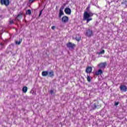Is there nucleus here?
<instances>
[{
	"label": "nucleus",
	"instance_id": "obj_1",
	"mask_svg": "<svg viewBox=\"0 0 127 127\" xmlns=\"http://www.w3.org/2000/svg\"><path fill=\"white\" fill-rule=\"evenodd\" d=\"M85 35L87 37H91V36H93V35H94V32H93L92 30L88 29L86 30L85 32Z\"/></svg>",
	"mask_w": 127,
	"mask_h": 127
},
{
	"label": "nucleus",
	"instance_id": "obj_2",
	"mask_svg": "<svg viewBox=\"0 0 127 127\" xmlns=\"http://www.w3.org/2000/svg\"><path fill=\"white\" fill-rule=\"evenodd\" d=\"M0 3L2 5H5V6H8V5L9 3H10V2L9 1V0H0Z\"/></svg>",
	"mask_w": 127,
	"mask_h": 127
},
{
	"label": "nucleus",
	"instance_id": "obj_3",
	"mask_svg": "<svg viewBox=\"0 0 127 127\" xmlns=\"http://www.w3.org/2000/svg\"><path fill=\"white\" fill-rule=\"evenodd\" d=\"M66 46L69 49H74V48L76 47V45L71 42H69L66 44Z\"/></svg>",
	"mask_w": 127,
	"mask_h": 127
},
{
	"label": "nucleus",
	"instance_id": "obj_4",
	"mask_svg": "<svg viewBox=\"0 0 127 127\" xmlns=\"http://www.w3.org/2000/svg\"><path fill=\"white\" fill-rule=\"evenodd\" d=\"M107 66V63H101L98 64V67L100 69H105Z\"/></svg>",
	"mask_w": 127,
	"mask_h": 127
},
{
	"label": "nucleus",
	"instance_id": "obj_5",
	"mask_svg": "<svg viewBox=\"0 0 127 127\" xmlns=\"http://www.w3.org/2000/svg\"><path fill=\"white\" fill-rule=\"evenodd\" d=\"M120 91L121 92H127V87L125 85H122L120 86Z\"/></svg>",
	"mask_w": 127,
	"mask_h": 127
},
{
	"label": "nucleus",
	"instance_id": "obj_6",
	"mask_svg": "<svg viewBox=\"0 0 127 127\" xmlns=\"http://www.w3.org/2000/svg\"><path fill=\"white\" fill-rule=\"evenodd\" d=\"M68 21H69V17H68V16H64L62 18V21L63 22H64V23H66V22H68Z\"/></svg>",
	"mask_w": 127,
	"mask_h": 127
},
{
	"label": "nucleus",
	"instance_id": "obj_7",
	"mask_svg": "<svg viewBox=\"0 0 127 127\" xmlns=\"http://www.w3.org/2000/svg\"><path fill=\"white\" fill-rule=\"evenodd\" d=\"M64 12L66 14H68L69 15H70V14H71V9H70V8H65L64 9Z\"/></svg>",
	"mask_w": 127,
	"mask_h": 127
},
{
	"label": "nucleus",
	"instance_id": "obj_8",
	"mask_svg": "<svg viewBox=\"0 0 127 127\" xmlns=\"http://www.w3.org/2000/svg\"><path fill=\"white\" fill-rule=\"evenodd\" d=\"M93 109L96 110V109H99L100 108V106L99 105V102L97 101L95 103L93 104Z\"/></svg>",
	"mask_w": 127,
	"mask_h": 127
},
{
	"label": "nucleus",
	"instance_id": "obj_9",
	"mask_svg": "<svg viewBox=\"0 0 127 127\" xmlns=\"http://www.w3.org/2000/svg\"><path fill=\"white\" fill-rule=\"evenodd\" d=\"M83 16L84 19H86L87 18H89L90 17V15L89 14V13H88V11H85L83 14Z\"/></svg>",
	"mask_w": 127,
	"mask_h": 127
},
{
	"label": "nucleus",
	"instance_id": "obj_10",
	"mask_svg": "<svg viewBox=\"0 0 127 127\" xmlns=\"http://www.w3.org/2000/svg\"><path fill=\"white\" fill-rule=\"evenodd\" d=\"M22 13L20 12L16 17V20H19L21 18H22Z\"/></svg>",
	"mask_w": 127,
	"mask_h": 127
},
{
	"label": "nucleus",
	"instance_id": "obj_11",
	"mask_svg": "<svg viewBox=\"0 0 127 127\" xmlns=\"http://www.w3.org/2000/svg\"><path fill=\"white\" fill-rule=\"evenodd\" d=\"M93 70L91 66H88L86 69V73H92V70Z\"/></svg>",
	"mask_w": 127,
	"mask_h": 127
},
{
	"label": "nucleus",
	"instance_id": "obj_12",
	"mask_svg": "<svg viewBox=\"0 0 127 127\" xmlns=\"http://www.w3.org/2000/svg\"><path fill=\"white\" fill-rule=\"evenodd\" d=\"M103 74V70L102 69H98V71L95 72V75L99 76V75H102Z\"/></svg>",
	"mask_w": 127,
	"mask_h": 127
},
{
	"label": "nucleus",
	"instance_id": "obj_13",
	"mask_svg": "<svg viewBox=\"0 0 127 127\" xmlns=\"http://www.w3.org/2000/svg\"><path fill=\"white\" fill-rule=\"evenodd\" d=\"M48 76H49V77L53 78V77H54V71L51 70L50 71H49Z\"/></svg>",
	"mask_w": 127,
	"mask_h": 127
},
{
	"label": "nucleus",
	"instance_id": "obj_14",
	"mask_svg": "<svg viewBox=\"0 0 127 127\" xmlns=\"http://www.w3.org/2000/svg\"><path fill=\"white\" fill-rule=\"evenodd\" d=\"M49 72L48 71H44L42 72V75L43 77H46L47 75H48Z\"/></svg>",
	"mask_w": 127,
	"mask_h": 127
},
{
	"label": "nucleus",
	"instance_id": "obj_15",
	"mask_svg": "<svg viewBox=\"0 0 127 127\" xmlns=\"http://www.w3.org/2000/svg\"><path fill=\"white\" fill-rule=\"evenodd\" d=\"M22 42V39H19V41H15V44L17 45H20V44Z\"/></svg>",
	"mask_w": 127,
	"mask_h": 127
},
{
	"label": "nucleus",
	"instance_id": "obj_16",
	"mask_svg": "<svg viewBox=\"0 0 127 127\" xmlns=\"http://www.w3.org/2000/svg\"><path fill=\"white\" fill-rule=\"evenodd\" d=\"M62 15H64V12H63V11H60L59 12V18H61V16H62Z\"/></svg>",
	"mask_w": 127,
	"mask_h": 127
},
{
	"label": "nucleus",
	"instance_id": "obj_17",
	"mask_svg": "<svg viewBox=\"0 0 127 127\" xmlns=\"http://www.w3.org/2000/svg\"><path fill=\"white\" fill-rule=\"evenodd\" d=\"M13 47H14V44H11L8 46L7 49H13Z\"/></svg>",
	"mask_w": 127,
	"mask_h": 127
},
{
	"label": "nucleus",
	"instance_id": "obj_18",
	"mask_svg": "<svg viewBox=\"0 0 127 127\" xmlns=\"http://www.w3.org/2000/svg\"><path fill=\"white\" fill-rule=\"evenodd\" d=\"M27 87L24 86V87H23L22 91L23 92V93H26V92H27Z\"/></svg>",
	"mask_w": 127,
	"mask_h": 127
},
{
	"label": "nucleus",
	"instance_id": "obj_19",
	"mask_svg": "<svg viewBox=\"0 0 127 127\" xmlns=\"http://www.w3.org/2000/svg\"><path fill=\"white\" fill-rule=\"evenodd\" d=\"M26 14H28L29 15H30V14H31V10L28 9L26 12Z\"/></svg>",
	"mask_w": 127,
	"mask_h": 127
},
{
	"label": "nucleus",
	"instance_id": "obj_20",
	"mask_svg": "<svg viewBox=\"0 0 127 127\" xmlns=\"http://www.w3.org/2000/svg\"><path fill=\"white\" fill-rule=\"evenodd\" d=\"M93 18H87L86 19H85V20H86V22L87 23H88V22H89L90 21V20H92Z\"/></svg>",
	"mask_w": 127,
	"mask_h": 127
},
{
	"label": "nucleus",
	"instance_id": "obj_21",
	"mask_svg": "<svg viewBox=\"0 0 127 127\" xmlns=\"http://www.w3.org/2000/svg\"><path fill=\"white\" fill-rule=\"evenodd\" d=\"M87 12L88 13V14L89 15L90 17L93 16V15H94V13H92L91 12H90V11Z\"/></svg>",
	"mask_w": 127,
	"mask_h": 127
},
{
	"label": "nucleus",
	"instance_id": "obj_22",
	"mask_svg": "<svg viewBox=\"0 0 127 127\" xmlns=\"http://www.w3.org/2000/svg\"><path fill=\"white\" fill-rule=\"evenodd\" d=\"M90 5H88V6L86 8V11H87V12H89L90 11Z\"/></svg>",
	"mask_w": 127,
	"mask_h": 127
},
{
	"label": "nucleus",
	"instance_id": "obj_23",
	"mask_svg": "<svg viewBox=\"0 0 127 127\" xmlns=\"http://www.w3.org/2000/svg\"><path fill=\"white\" fill-rule=\"evenodd\" d=\"M87 81L88 82H91V77L89 75H87Z\"/></svg>",
	"mask_w": 127,
	"mask_h": 127
},
{
	"label": "nucleus",
	"instance_id": "obj_24",
	"mask_svg": "<svg viewBox=\"0 0 127 127\" xmlns=\"http://www.w3.org/2000/svg\"><path fill=\"white\" fill-rule=\"evenodd\" d=\"M105 53V50H103L102 51L99 52V54H104Z\"/></svg>",
	"mask_w": 127,
	"mask_h": 127
},
{
	"label": "nucleus",
	"instance_id": "obj_25",
	"mask_svg": "<svg viewBox=\"0 0 127 127\" xmlns=\"http://www.w3.org/2000/svg\"><path fill=\"white\" fill-rule=\"evenodd\" d=\"M63 9H64V6H62L60 8V11H63Z\"/></svg>",
	"mask_w": 127,
	"mask_h": 127
},
{
	"label": "nucleus",
	"instance_id": "obj_26",
	"mask_svg": "<svg viewBox=\"0 0 127 127\" xmlns=\"http://www.w3.org/2000/svg\"><path fill=\"white\" fill-rule=\"evenodd\" d=\"M75 39L77 40V41H80V38L78 37L77 36L76 37Z\"/></svg>",
	"mask_w": 127,
	"mask_h": 127
},
{
	"label": "nucleus",
	"instance_id": "obj_27",
	"mask_svg": "<svg viewBox=\"0 0 127 127\" xmlns=\"http://www.w3.org/2000/svg\"><path fill=\"white\" fill-rule=\"evenodd\" d=\"M34 0H29V2L30 3H32V2H33V1H34Z\"/></svg>",
	"mask_w": 127,
	"mask_h": 127
},
{
	"label": "nucleus",
	"instance_id": "obj_28",
	"mask_svg": "<svg viewBox=\"0 0 127 127\" xmlns=\"http://www.w3.org/2000/svg\"><path fill=\"white\" fill-rule=\"evenodd\" d=\"M42 11H43L42 10L40 11V13L39 14V16H40L41 15V14H42Z\"/></svg>",
	"mask_w": 127,
	"mask_h": 127
},
{
	"label": "nucleus",
	"instance_id": "obj_29",
	"mask_svg": "<svg viewBox=\"0 0 127 127\" xmlns=\"http://www.w3.org/2000/svg\"><path fill=\"white\" fill-rule=\"evenodd\" d=\"M119 104H120V103L119 102H115V106H118L119 105Z\"/></svg>",
	"mask_w": 127,
	"mask_h": 127
},
{
	"label": "nucleus",
	"instance_id": "obj_30",
	"mask_svg": "<svg viewBox=\"0 0 127 127\" xmlns=\"http://www.w3.org/2000/svg\"><path fill=\"white\" fill-rule=\"evenodd\" d=\"M54 91L53 90H50V94H51V95H52V94H53V93H54Z\"/></svg>",
	"mask_w": 127,
	"mask_h": 127
},
{
	"label": "nucleus",
	"instance_id": "obj_31",
	"mask_svg": "<svg viewBox=\"0 0 127 127\" xmlns=\"http://www.w3.org/2000/svg\"><path fill=\"white\" fill-rule=\"evenodd\" d=\"M55 28H56V27L55 26H53L52 27V29H53V30L55 29Z\"/></svg>",
	"mask_w": 127,
	"mask_h": 127
},
{
	"label": "nucleus",
	"instance_id": "obj_32",
	"mask_svg": "<svg viewBox=\"0 0 127 127\" xmlns=\"http://www.w3.org/2000/svg\"><path fill=\"white\" fill-rule=\"evenodd\" d=\"M12 23H13V20H11V21H10V24H12Z\"/></svg>",
	"mask_w": 127,
	"mask_h": 127
},
{
	"label": "nucleus",
	"instance_id": "obj_33",
	"mask_svg": "<svg viewBox=\"0 0 127 127\" xmlns=\"http://www.w3.org/2000/svg\"><path fill=\"white\" fill-rule=\"evenodd\" d=\"M98 24H99V22H96L95 25V26H97Z\"/></svg>",
	"mask_w": 127,
	"mask_h": 127
},
{
	"label": "nucleus",
	"instance_id": "obj_34",
	"mask_svg": "<svg viewBox=\"0 0 127 127\" xmlns=\"http://www.w3.org/2000/svg\"><path fill=\"white\" fill-rule=\"evenodd\" d=\"M127 4V1H124V4Z\"/></svg>",
	"mask_w": 127,
	"mask_h": 127
},
{
	"label": "nucleus",
	"instance_id": "obj_35",
	"mask_svg": "<svg viewBox=\"0 0 127 127\" xmlns=\"http://www.w3.org/2000/svg\"><path fill=\"white\" fill-rule=\"evenodd\" d=\"M122 4H125V1L123 2H122Z\"/></svg>",
	"mask_w": 127,
	"mask_h": 127
},
{
	"label": "nucleus",
	"instance_id": "obj_36",
	"mask_svg": "<svg viewBox=\"0 0 127 127\" xmlns=\"http://www.w3.org/2000/svg\"><path fill=\"white\" fill-rule=\"evenodd\" d=\"M6 53H7V54H8V53H9V51H7V50L6 51Z\"/></svg>",
	"mask_w": 127,
	"mask_h": 127
},
{
	"label": "nucleus",
	"instance_id": "obj_37",
	"mask_svg": "<svg viewBox=\"0 0 127 127\" xmlns=\"http://www.w3.org/2000/svg\"><path fill=\"white\" fill-rule=\"evenodd\" d=\"M0 45H1V46H2L3 45V44H2V43H0Z\"/></svg>",
	"mask_w": 127,
	"mask_h": 127
},
{
	"label": "nucleus",
	"instance_id": "obj_38",
	"mask_svg": "<svg viewBox=\"0 0 127 127\" xmlns=\"http://www.w3.org/2000/svg\"><path fill=\"white\" fill-rule=\"evenodd\" d=\"M10 52H11V53H12L11 51H10Z\"/></svg>",
	"mask_w": 127,
	"mask_h": 127
}]
</instances>
